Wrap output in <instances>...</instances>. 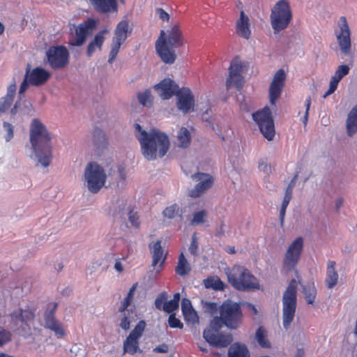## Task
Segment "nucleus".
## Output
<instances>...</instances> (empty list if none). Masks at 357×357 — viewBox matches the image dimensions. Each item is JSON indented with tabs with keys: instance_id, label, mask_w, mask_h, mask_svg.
<instances>
[{
	"instance_id": "4",
	"label": "nucleus",
	"mask_w": 357,
	"mask_h": 357,
	"mask_svg": "<svg viewBox=\"0 0 357 357\" xmlns=\"http://www.w3.org/2000/svg\"><path fill=\"white\" fill-rule=\"evenodd\" d=\"M204 311L213 317L208 327L203 332L206 341L217 348L223 347V304L219 305L215 302L203 301Z\"/></svg>"
},
{
	"instance_id": "40",
	"label": "nucleus",
	"mask_w": 357,
	"mask_h": 357,
	"mask_svg": "<svg viewBox=\"0 0 357 357\" xmlns=\"http://www.w3.org/2000/svg\"><path fill=\"white\" fill-rule=\"evenodd\" d=\"M284 86L271 83L269 87V101L273 105L280 98Z\"/></svg>"
},
{
	"instance_id": "19",
	"label": "nucleus",
	"mask_w": 357,
	"mask_h": 357,
	"mask_svg": "<svg viewBox=\"0 0 357 357\" xmlns=\"http://www.w3.org/2000/svg\"><path fill=\"white\" fill-rule=\"evenodd\" d=\"M176 106L183 113L186 114L193 110L195 106L194 96L188 88H183L176 95Z\"/></svg>"
},
{
	"instance_id": "34",
	"label": "nucleus",
	"mask_w": 357,
	"mask_h": 357,
	"mask_svg": "<svg viewBox=\"0 0 357 357\" xmlns=\"http://www.w3.org/2000/svg\"><path fill=\"white\" fill-rule=\"evenodd\" d=\"M252 119L256 122L257 125L261 123L273 119L271 112L268 106L264 107L262 109L258 110L252 114Z\"/></svg>"
},
{
	"instance_id": "23",
	"label": "nucleus",
	"mask_w": 357,
	"mask_h": 357,
	"mask_svg": "<svg viewBox=\"0 0 357 357\" xmlns=\"http://www.w3.org/2000/svg\"><path fill=\"white\" fill-rule=\"evenodd\" d=\"M236 33L245 39H249L251 35L250 20L243 11L241 12L240 17L236 22Z\"/></svg>"
},
{
	"instance_id": "47",
	"label": "nucleus",
	"mask_w": 357,
	"mask_h": 357,
	"mask_svg": "<svg viewBox=\"0 0 357 357\" xmlns=\"http://www.w3.org/2000/svg\"><path fill=\"white\" fill-rule=\"evenodd\" d=\"M285 79H286V73H285L284 70L283 69H280L275 74L271 83L284 86Z\"/></svg>"
},
{
	"instance_id": "20",
	"label": "nucleus",
	"mask_w": 357,
	"mask_h": 357,
	"mask_svg": "<svg viewBox=\"0 0 357 357\" xmlns=\"http://www.w3.org/2000/svg\"><path fill=\"white\" fill-rule=\"evenodd\" d=\"M154 89L164 100H168L176 95L180 91L179 87L174 81L169 78H165L154 86Z\"/></svg>"
},
{
	"instance_id": "53",
	"label": "nucleus",
	"mask_w": 357,
	"mask_h": 357,
	"mask_svg": "<svg viewBox=\"0 0 357 357\" xmlns=\"http://www.w3.org/2000/svg\"><path fill=\"white\" fill-rule=\"evenodd\" d=\"M298 177V173L297 172L294 176L291 178V181L289 182V185H287L285 194L292 196L293 195V189L294 188L296 185V181Z\"/></svg>"
},
{
	"instance_id": "28",
	"label": "nucleus",
	"mask_w": 357,
	"mask_h": 357,
	"mask_svg": "<svg viewBox=\"0 0 357 357\" xmlns=\"http://www.w3.org/2000/svg\"><path fill=\"white\" fill-rule=\"evenodd\" d=\"M346 129L349 137L353 136L357 132V104L347 114Z\"/></svg>"
},
{
	"instance_id": "50",
	"label": "nucleus",
	"mask_w": 357,
	"mask_h": 357,
	"mask_svg": "<svg viewBox=\"0 0 357 357\" xmlns=\"http://www.w3.org/2000/svg\"><path fill=\"white\" fill-rule=\"evenodd\" d=\"M167 299V293L163 291L160 293L155 300V305L158 310H162L163 305L166 303Z\"/></svg>"
},
{
	"instance_id": "30",
	"label": "nucleus",
	"mask_w": 357,
	"mask_h": 357,
	"mask_svg": "<svg viewBox=\"0 0 357 357\" xmlns=\"http://www.w3.org/2000/svg\"><path fill=\"white\" fill-rule=\"evenodd\" d=\"M191 133L190 130L185 127H181L178 130L176 135V143L180 148H187L191 143Z\"/></svg>"
},
{
	"instance_id": "12",
	"label": "nucleus",
	"mask_w": 357,
	"mask_h": 357,
	"mask_svg": "<svg viewBox=\"0 0 357 357\" xmlns=\"http://www.w3.org/2000/svg\"><path fill=\"white\" fill-rule=\"evenodd\" d=\"M243 317L240 303L230 299L225 301V327L231 330L237 329Z\"/></svg>"
},
{
	"instance_id": "41",
	"label": "nucleus",
	"mask_w": 357,
	"mask_h": 357,
	"mask_svg": "<svg viewBox=\"0 0 357 357\" xmlns=\"http://www.w3.org/2000/svg\"><path fill=\"white\" fill-rule=\"evenodd\" d=\"M139 102L144 107H151L153 105V96L150 89H146L143 92L137 93Z\"/></svg>"
},
{
	"instance_id": "33",
	"label": "nucleus",
	"mask_w": 357,
	"mask_h": 357,
	"mask_svg": "<svg viewBox=\"0 0 357 357\" xmlns=\"http://www.w3.org/2000/svg\"><path fill=\"white\" fill-rule=\"evenodd\" d=\"M258 126L261 132L266 139H267L268 141H271L273 139L275 133L273 119L265 121V122L262 123H261L259 125H258Z\"/></svg>"
},
{
	"instance_id": "16",
	"label": "nucleus",
	"mask_w": 357,
	"mask_h": 357,
	"mask_svg": "<svg viewBox=\"0 0 357 357\" xmlns=\"http://www.w3.org/2000/svg\"><path fill=\"white\" fill-rule=\"evenodd\" d=\"M192 178L199 182L191 190L189 195L192 197H199L207 190L211 188L214 183V178L206 173L197 172L192 175Z\"/></svg>"
},
{
	"instance_id": "63",
	"label": "nucleus",
	"mask_w": 357,
	"mask_h": 357,
	"mask_svg": "<svg viewBox=\"0 0 357 357\" xmlns=\"http://www.w3.org/2000/svg\"><path fill=\"white\" fill-rule=\"evenodd\" d=\"M291 198H292V196L284 194V197L283 198V201L281 204V208L287 209Z\"/></svg>"
},
{
	"instance_id": "48",
	"label": "nucleus",
	"mask_w": 357,
	"mask_h": 357,
	"mask_svg": "<svg viewBox=\"0 0 357 357\" xmlns=\"http://www.w3.org/2000/svg\"><path fill=\"white\" fill-rule=\"evenodd\" d=\"M168 324L172 328L182 329L183 328V324L176 317L174 313H172L169 316Z\"/></svg>"
},
{
	"instance_id": "9",
	"label": "nucleus",
	"mask_w": 357,
	"mask_h": 357,
	"mask_svg": "<svg viewBox=\"0 0 357 357\" xmlns=\"http://www.w3.org/2000/svg\"><path fill=\"white\" fill-rule=\"evenodd\" d=\"M132 29L130 26L128 20H121L117 24L114 30L109 54L108 62L110 64L116 60L121 45L126 40L128 36L132 33Z\"/></svg>"
},
{
	"instance_id": "11",
	"label": "nucleus",
	"mask_w": 357,
	"mask_h": 357,
	"mask_svg": "<svg viewBox=\"0 0 357 357\" xmlns=\"http://www.w3.org/2000/svg\"><path fill=\"white\" fill-rule=\"evenodd\" d=\"M146 326L145 321L140 320L131 331L123 341V348L124 354L134 355L137 352L142 351L139 348V340L143 335Z\"/></svg>"
},
{
	"instance_id": "36",
	"label": "nucleus",
	"mask_w": 357,
	"mask_h": 357,
	"mask_svg": "<svg viewBox=\"0 0 357 357\" xmlns=\"http://www.w3.org/2000/svg\"><path fill=\"white\" fill-rule=\"evenodd\" d=\"M302 292L307 304H313L314 302L317 289L314 286V283L307 284H301Z\"/></svg>"
},
{
	"instance_id": "17",
	"label": "nucleus",
	"mask_w": 357,
	"mask_h": 357,
	"mask_svg": "<svg viewBox=\"0 0 357 357\" xmlns=\"http://www.w3.org/2000/svg\"><path fill=\"white\" fill-rule=\"evenodd\" d=\"M25 74L26 78L29 79L31 85L34 86L43 85L51 77V73L48 70L41 67L31 69L29 63L26 67Z\"/></svg>"
},
{
	"instance_id": "37",
	"label": "nucleus",
	"mask_w": 357,
	"mask_h": 357,
	"mask_svg": "<svg viewBox=\"0 0 357 357\" xmlns=\"http://www.w3.org/2000/svg\"><path fill=\"white\" fill-rule=\"evenodd\" d=\"M206 289L223 290V282L218 276H209L203 280Z\"/></svg>"
},
{
	"instance_id": "38",
	"label": "nucleus",
	"mask_w": 357,
	"mask_h": 357,
	"mask_svg": "<svg viewBox=\"0 0 357 357\" xmlns=\"http://www.w3.org/2000/svg\"><path fill=\"white\" fill-rule=\"evenodd\" d=\"M181 310L185 319H193L197 317V313L193 309L191 301L188 298H183L181 301Z\"/></svg>"
},
{
	"instance_id": "44",
	"label": "nucleus",
	"mask_w": 357,
	"mask_h": 357,
	"mask_svg": "<svg viewBox=\"0 0 357 357\" xmlns=\"http://www.w3.org/2000/svg\"><path fill=\"white\" fill-rule=\"evenodd\" d=\"M352 62L349 64H342L337 67L333 76L341 80L344 76L349 73L350 66H352Z\"/></svg>"
},
{
	"instance_id": "31",
	"label": "nucleus",
	"mask_w": 357,
	"mask_h": 357,
	"mask_svg": "<svg viewBox=\"0 0 357 357\" xmlns=\"http://www.w3.org/2000/svg\"><path fill=\"white\" fill-rule=\"evenodd\" d=\"M335 262L329 261L327 265L326 283L328 289L333 288L338 280V274L335 270Z\"/></svg>"
},
{
	"instance_id": "39",
	"label": "nucleus",
	"mask_w": 357,
	"mask_h": 357,
	"mask_svg": "<svg viewBox=\"0 0 357 357\" xmlns=\"http://www.w3.org/2000/svg\"><path fill=\"white\" fill-rule=\"evenodd\" d=\"M137 283L136 282L133 284L132 286L130 288L126 297L121 302V305L119 308V312L125 313V312L127 310L128 307L131 304V303L133 301L134 294L137 289Z\"/></svg>"
},
{
	"instance_id": "25",
	"label": "nucleus",
	"mask_w": 357,
	"mask_h": 357,
	"mask_svg": "<svg viewBox=\"0 0 357 357\" xmlns=\"http://www.w3.org/2000/svg\"><path fill=\"white\" fill-rule=\"evenodd\" d=\"M149 248L152 252V266H155L159 262L160 264L158 268H161L166 259V256L163 257V250L161 245V240H158L155 243H151L149 244Z\"/></svg>"
},
{
	"instance_id": "3",
	"label": "nucleus",
	"mask_w": 357,
	"mask_h": 357,
	"mask_svg": "<svg viewBox=\"0 0 357 357\" xmlns=\"http://www.w3.org/2000/svg\"><path fill=\"white\" fill-rule=\"evenodd\" d=\"M185 41L178 24L173 26L166 34L161 30L160 36L155 42V50L161 60L167 64L175 62L176 54L174 48H178L185 44Z\"/></svg>"
},
{
	"instance_id": "6",
	"label": "nucleus",
	"mask_w": 357,
	"mask_h": 357,
	"mask_svg": "<svg viewBox=\"0 0 357 357\" xmlns=\"http://www.w3.org/2000/svg\"><path fill=\"white\" fill-rule=\"evenodd\" d=\"M296 280L292 279L282 296L283 327L288 329L292 322L296 309Z\"/></svg>"
},
{
	"instance_id": "10",
	"label": "nucleus",
	"mask_w": 357,
	"mask_h": 357,
	"mask_svg": "<svg viewBox=\"0 0 357 357\" xmlns=\"http://www.w3.org/2000/svg\"><path fill=\"white\" fill-rule=\"evenodd\" d=\"M46 57L52 69L60 70L69 63L70 54L63 45L51 46L46 52Z\"/></svg>"
},
{
	"instance_id": "8",
	"label": "nucleus",
	"mask_w": 357,
	"mask_h": 357,
	"mask_svg": "<svg viewBox=\"0 0 357 357\" xmlns=\"http://www.w3.org/2000/svg\"><path fill=\"white\" fill-rule=\"evenodd\" d=\"M84 177L89 190L92 193H97L104 186L107 175L100 165L91 162L86 167Z\"/></svg>"
},
{
	"instance_id": "27",
	"label": "nucleus",
	"mask_w": 357,
	"mask_h": 357,
	"mask_svg": "<svg viewBox=\"0 0 357 357\" xmlns=\"http://www.w3.org/2000/svg\"><path fill=\"white\" fill-rule=\"evenodd\" d=\"M227 357H250V353L245 344L237 342L229 346Z\"/></svg>"
},
{
	"instance_id": "5",
	"label": "nucleus",
	"mask_w": 357,
	"mask_h": 357,
	"mask_svg": "<svg viewBox=\"0 0 357 357\" xmlns=\"http://www.w3.org/2000/svg\"><path fill=\"white\" fill-rule=\"evenodd\" d=\"M225 273L228 282L236 290L249 292L260 289L257 278L243 266L235 265L228 271L225 269Z\"/></svg>"
},
{
	"instance_id": "55",
	"label": "nucleus",
	"mask_w": 357,
	"mask_h": 357,
	"mask_svg": "<svg viewBox=\"0 0 357 357\" xmlns=\"http://www.w3.org/2000/svg\"><path fill=\"white\" fill-rule=\"evenodd\" d=\"M29 85H31L29 79L26 78V74H25L24 79L20 86L19 94L20 95L23 94L27 90Z\"/></svg>"
},
{
	"instance_id": "32",
	"label": "nucleus",
	"mask_w": 357,
	"mask_h": 357,
	"mask_svg": "<svg viewBox=\"0 0 357 357\" xmlns=\"http://www.w3.org/2000/svg\"><path fill=\"white\" fill-rule=\"evenodd\" d=\"M191 271V267L183 252L178 257L177 265L175 268V272L180 276H185Z\"/></svg>"
},
{
	"instance_id": "46",
	"label": "nucleus",
	"mask_w": 357,
	"mask_h": 357,
	"mask_svg": "<svg viewBox=\"0 0 357 357\" xmlns=\"http://www.w3.org/2000/svg\"><path fill=\"white\" fill-rule=\"evenodd\" d=\"M206 216V212L204 210L199 211L196 212L193 215V218L191 220L190 225H200L204 222L205 218Z\"/></svg>"
},
{
	"instance_id": "49",
	"label": "nucleus",
	"mask_w": 357,
	"mask_h": 357,
	"mask_svg": "<svg viewBox=\"0 0 357 357\" xmlns=\"http://www.w3.org/2000/svg\"><path fill=\"white\" fill-rule=\"evenodd\" d=\"M3 126L6 134L4 135L6 142H10L14 136V126L8 122H3Z\"/></svg>"
},
{
	"instance_id": "51",
	"label": "nucleus",
	"mask_w": 357,
	"mask_h": 357,
	"mask_svg": "<svg viewBox=\"0 0 357 357\" xmlns=\"http://www.w3.org/2000/svg\"><path fill=\"white\" fill-rule=\"evenodd\" d=\"M12 334L10 331L6 329L0 331V347L7 344L11 340Z\"/></svg>"
},
{
	"instance_id": "24",
	"label": "nucleus",
	"mask_w": 357,
	"mask_h": 357,
	"mask_svg": "<svg viewBox=\"0 0 357 357\" xmlns=\"http://www.w3.org/2000/svg\"><path fill=\"white\" fill-rule=\"evenodd\" d=\"M16 82L13 80L7 88V93L5 96L0 99V114L6 112L12 105L16 93Z\"/></svg>"
},
{
	"instance_id": "56",
	"label": "nucleus",
	"mask_w": 357,
	"mask_h": 357,
	"mask_svg": "<svg viewBox=\"0 0 357 357\" xmlns=\"http://www.w3.org/2000/svg\"><path fill=\"white\" fill-rule=\"evenodd\" d=\"M311 105V97L309 96L305 100V112L303 118V123L305 126L308 121L309 110Z\"/></svg>"
},
{
	"instance_id": "26",
	"label": "nucleus",
	"mask_w": 357,
	"mask_h": 357,
	"mask_svg": "<svg viewBox=\"0 0 357 357\" xmlns=\"http://www.w3.org/2000/svg\"><path fill=\"white\" fill-rule=\"evenodd\" d=\"M89 26L86 24H80L75 29V34L69 40V44L72 46H81L85 42L89 33Z\"/></svg>"
},
{
	"instance_id": "61",
	"label": "nucleus",
	"mask_w": 357,
	"mask_h": 357,
	"mask_svg": "<svg viewBox=\"0 0 357 357\" xmlns=\"http://www.w3.org/2000/svg\"><path fill=\"white\" fill-rule=\"evenodd\" d=\"M240 155V149H239V146H237V149H235V150H232L231 153H229V160L232 162H235V160H233V158H238Z\"/></svg>"
},
{
	"instance_id": "60",
	"label": "nucleus",
	"mask_w": 357,
	"mask_h": 357,
	"mask_svg": "<svg viewBox=\"0 0 357 357\" xmlns=\"http://www.w3.org/2000/svg\"><path fill=\"white\" fill-rule=\"evenodd\" d=\"M260 171L264 172V173L269 174L271 171V167L269 165L264 162H260L258 166Z\"/></svg>"
},
{
	"instance_id": "18",
	"label": "nucleus",
	"mask_w": 357,
	"mask_h": 357,
	"mask_svg": "<svg viewBox=\"0 0 357 357\" xmlns=\"http://www.w3.org/2000/svg\"><path fill=\"white\" fill-rule=\"evenodd\" d=\"M340 32L336 34L341 52L346 56L351 54L350 29L344 17L340 18Z\"/></svg>"
},
{
	"instance_id": "14",
	"label": "nucleus",
	"mask_w": 357,
	"mask_h": 357,
	"mask_svg": "<svg viewBox=\"0 0 357 357\" xmlns=\"http://www.w3.org/2000/svg\"><path fill=\"white\" fill-rule=\"evenodd\" d=\"M57 305L56 303H50L47 305V310L44 314L45 326L53 331L58 338H61L64 337L66 333L63 325L54 316Z\"/></svg>"
},
{
	"instance_id": "62",
	"label": "nucleus",
	"mask_w": 357,
	"mask_h": 357,
	"mask_svg": "<svg viewBox=\"0 0 357 357\" xmlns=\"http://www.w3.org/2000/svg\"><path fill=\"white\" fill-rule=\"evenodd\" d=\"M153 351L157 353L165 354L168 351V346L165 344H162L154 348Z\"/></svg>"
},
{
	"instance_id": "2",
	"label": "nucleus",
	"mask_w": 357,
	"mask_h": 357,
	"mask_svg": "<svg viewBox=\"0 0 357 357\" xmlns=\"http://www.w3.org/2000/svg\"><path fill=\"white\" fill-rule=\"evenodd\" d=\"M30 142L38 162L48 167L52 160L51 138L45 125L38 119L31 123Z\"/></svg>"
},
{
	"instance_id": "54",
	"label": "nucleus",
	"mask_w": 357,
	"mask_h": 357,
	"mask_svg": "<svg viewBox=\"0 0 357 357\" xmlns=\"http://www.w3.org/2000/svg\"><path fill=\"white\" fill-rule=\"evenodd\" d=\"M130 323H131V321H130L129 317L127 316L126 314H124V316L121 319L119 326L122 329L127 331L130 327Z\"/></svg>"
},
{
	"instance_id": "35",
	"label": "nucleus",
	"mask_w": 357,
	"mask_h": 357,
	"mask_svg": "<svg viewBox=\"0 0 357 357\" xmlns=\"http://www.w3.org/2000/svg\"><path fill=\"white\" fill-rule=\"evenodd\" d=\"M255 340L261 348L269 349L271 344L267 339V331L264 326H259L255 333Z\"/></svg>"
},
{
	"instance_id": "1",
	"label": "nucleus",
	"mask_w": 357,
	"mask_h": 357,
	"mask_svg": "<svg viewBox=\"0 0 357 357\" xmlns=\"http://www.w3.org/2000/svg\"><path fill=\"white\" fill-rule=\"evenodd\" d=\"M135 126L136 137L139 141L142 153L147 160L155 159L158 152L160 158L167 153L169 147V140L167 135L156 129L147 132L138 123H135Z\"/></svg>"
},
{
	"instance_id": "58",
	"label": "nucleus",
	"mask_w": 357,
	"mask_h": 357,
	"mask_svg": "<svg viewBox=\"0 0 357 357\" xmlns=\"http://www.w3.org/2000/svg\"><path fill=\"white\" fill-rule=\"evenodd\" d=\"M156 13L159 17L163 21H168L169 19V15L162 8H157Z\"/></svg>"
},
{
	"instance_id": "21",
	"label": "nucleus",
	"mask_w": 357,
	"mask_h": 357,
	"mask_svg": "<svg viewBox=\"0 0 357 357\" xmlns=\"http://www.w3.org/2000/svg\"><path fill=\"white\" fill-rule=\"evenodd\" d=\"M93 8L100 13L117 12L116 0H89Z\"/></svg>"
},
{
	"instance_id": "13",
	"label": "nucleus",
	"mask_w": 357,
	"mask_h": 357,
	"mask_svg": "<svg viewBox=\"0 0 357 357\" xmlns=\"http://www.w3.org/2000/svg\"><path fill=\"white\" fill-rule=\"evenodd\" d=\"M243 66L238 56H235L230 63L229 75L225 85L227 89L235 88L241 90L243 88L244 78L241 74Z\"/></svg>"
},
{
	"instance_id": "43",
	"label": "nucleus",
	"mask_w": 357,
	"mask_h": 357,
	"mask_svg": "<svg viewBox=\"0 0 357 357\" xmlns=\"http://www.w3.org/2000/svg\"><path fill=\"white\" fill-rule=\"evenodd\" d=\"M93 140L96 146L105 145L106 143L105 135L100 128H96L93 131Z\"/></svg>"
},
{
	"instance_id": "59",
	"label": "nucleus",
	"mask_w": 357,
	"mask_h": 357,
	"mask_svg": "<svg viewBox=\"0 0 357 357\" xmlns=\"http://www.w3.org/2000/svg\"><path fill=\"white\" fill-rule=\"evenodd\" d=\"M340 81V80L335 77V76H332L331 79L330 81L329 89L335 92V91L337 89Z\"/></svg>"
},
{
	"instance_id": "42",
	"label": "nucleus",
	"mask_w": 357,
	"mask_h": 357,
	"mask_svg": "<svg viewBox=\"0 0 357 357\" xmlns=\"http://www.w3.org/2000/svg\"><path fill=\"white\" fill-rule=\"evenodd\" d=\"M180 294H174L173 299L169 301L168 302L166 301V303L163 305L162 310L168 313L172 312L178 308Z\"/></svg>"
},
{
	"instance_id": "15",
	"label": "nucleus",
	"mask_w": 357,
	"mask_h": 357,
	"mask_svg": "<svg viewBox=\"0 0 357 357\" xmlns=\"http://www.w3.org/2000/svg\"><path fill=\"white\" fill-rule=\"evenodd\" d=\"M303 248V239L297 237L289 246L284 259V264L289 269L294 268L300 259Z\"/></svg>"
},
{
	"instance_id": "52",
	"label": "nucleus",
	"mask_w": 357,
	"mask_h": 357,
	"mask_svg": "<svg viewBox=\"0 0 357 357\" xmlns=\"http://www.w3.org/2000/svg\"><path fill=\"white\" fill-rule=\"evenodd\" d=\"M128 219L133 227L136 228L139 227L140 222L137 212H135L133 210H130L128 213Z\"/></svg>"
},
{
	"instance_id": "64",
	"label": "nucleus",
	"mask_w": 357,
	"mask_h": 357,
	"mask_svg": "<svg viewBox=\"0 0 357 357\" xmlns=\"http://www.w3.org/2000/svg\"><path fill=\"white\" fill-rule=\"evenodd\" d=\"M233 342V336L231 333H225V348L229 345L232 344Z\"/></svg>"
},
{
	"instance_id": "7",
	"label": "nucleus",
	"mask_w": 357,
	"mask_h": 357,
	"mask_svg": "<svg viewBox=\"0 0 357 357\" xmlns=\"http://www.w3.org/2000/svg\"><path fill=\"white\" fill-rule=\"evenodd\" d=\"M292 19L289 3L287 0H280L272 10L271 15V26L274 33L287 27Z\"/></svg>"
},
{
	"instance_id": "22",
	"label": "nucleus",
	"mask_w": 357,
	"mask_h": 357,
	"mask_svg": "<svg viewBox=\"0 0 357 357\" xmlns=\"http://www.w3.org/2000/svg\"><path fill=\"white\" fill-rule=\"evenodd\" d=\"M11 321L14 325L17 326L18 321L28 325V323L32 321L35 318V313L30 307L24 310L20 309L19 312H14L10 314Z\"/></svg>"
},
{
	"instance_id": "29",
	"label": "nucleus",
	"mask_w": 357,
	"mask_h": 357,
	"mask_svg": "<svg viewBox=\"0 0 357 357\" xmlns=\"http://www.w3.org/2000/svg\"><path fill=\"white\" fill-rule=\"evenodd\" d=\"M108 31L107 29H104L100 32L98 33L93 40H91L87 47L86 54L88 56H91L96 51V47H98L99 50H102V46L105 41L104 35L107 33Z\"/></svg>"
},
{
	"instance_id": "57",
	"label": "nucleus",
	"mask_w": 357,
	"mask_h": 357,
	"mask_svg": "<svg viewBox=\"0 0 357 357\" xmlns=\"http://www.w3.org/2000/svg\"><path fill=\"white\" fill-rule=\"evenodd\" d=\"M189 250L191 254L195 255L197 253L198 251V243L195 238H192V242L190 243V245L189 247Z\"/></svg>"
},
{
	"instance_id": "45",
	"label": "nucleus",
	"mask_w": 357,
	"mask_h": 357,
	"mask_svg": "<svg viewBox=\"0 0 357 357\" xmlns=\"http://www.w3.org/2000/svg\"><path fill=\"white\" fill-rule=\"evenodd\" d=\"M179 207L177 204L167 206L163 211V215L167 218L172 219L179 213Z\"/></svg>"
}]
</instances>
